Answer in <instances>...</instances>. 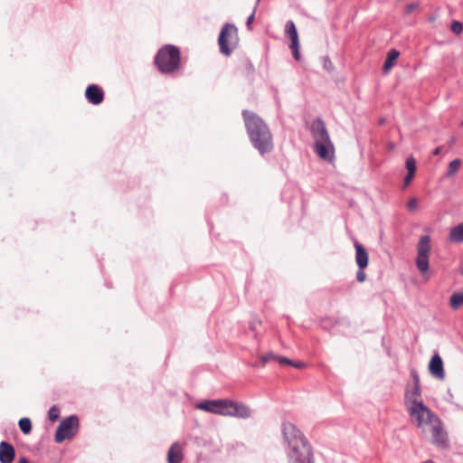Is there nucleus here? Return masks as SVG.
I'll return each instance as SVG.
<instances>
[{
  "label": "nucleus",
  "mask_w": 463,
  "mask_h": 463,
  "mask_svg": "<svg viewBox=\"0 0 463 463\" xmlns=\"http://www.w3.org/2000/svg\"><path fill=\"white\" fill-rule=\"evenodd\" d=\"M431 443L439 449H450V442L448 432L444 429L443 422L436 416L430 422Z\"/></svg>",
  "instance_id": "0eeeda50"
},
{
  "label": "nucleus",
  "mask_w": 463,
  "mask_h": 463,
  "mask_svg": "<svg viewBox=\"0 0 463 463\" xmlns=\"http://www.w3.org/2000/svg\"><path fill=\"white\" fill-rule=\"evenodd\" d=\"M399 56H400V52L397 51L396 49H391L387 52L386 59H385V61L383 66V73L386 74L390 71V70L394 66L395 61L399 58Z\"/></svg>",
  "instance_id": "6ab92c4d"
},
{
  "label": "nucleus",
  "mask_w": 463,
  "mask_h": 463,
  "mask_svg": "<svg viewBox=\"0 0 463 463\" xmlns=\"http://www.w3.org/2000/svg\"><path fill=\"white\" fill-rule=\"evenodd\" d=\"M195 408L213 414L241 419L250 418L251 415L250 410L246 405L228 399L204 400L197 403Z\"/></svg>",
  "instance_id": "7ed1b4c3"
},
{
  "label": "nucleus",
  "mask_w": 463,
  "mask_h": 463,
  "mask_svg": "<svg viewBox=\"0 0 463 463\" xmlns=\"http://www.w3.org/2000/svg\"><path fill=\"white\" fill-rule=\"evenodd\" d=\"M60 417V410L55 405L51 407V409L48 411V418L51 421H55Z\"/></svg>",
  "instance_id": "bb28decb"
},
{
  "label": "nucleus",
  "mask_w": 463,
  "mask_h": 463,
  "mask_svg": "<svg viewBox=\"0 0 463 463\" xmlns=\"http://www.w3.org/2000/svg\"><path fill=\"white\" fill-rule=\"evenodd\" d=\"M460 274L463 276V267L460 269Z\"/></svg>",
  "instance_id": "37998d69"
},
{
  "label": "nucleus",
  "mask_w": 463,
  "mask_h": 463,
  "mask_svg": "<svg viewBox=\"0 0 463 463\" xmlns=\"http://www.w3.org/2000/svg\"><path fill=\"white\" fill-rule=\"evenodd\" d=\"M15 449L7 441L0 442V463H13L15 458Z\"/></svg>",
  "instance_id": "ddd939ff"
},
{
  "label": "nucleus",
  "mask_w": 463,
  "mask_h": 463,
  "mask_svg": "<svg viewBox=\"0 0 463 463\" xmlns=\"http://www.w3.org/2000/svg\"><path fill=\"white\" fill-rule=\"evenodd\" d=\"M460 165H461L460 159L456 158V159L452 160L449 164V167H448L447 174H446L447 176H449V177L454 176L458 173Z\"/></svg>",
  "instance_id": "b1692460"
},
{
  "label": "nucleus",
  "mask_w": 463,
  "mask_h": 463,
  "mask_svg": "<svg viewBox=\"0 0 463 463\" xmlns=\"http://www.w3.org/2000/svg\"><path fill=\"white\" fill-rule=\"evenodd\" d=\"M449 240L453 242L463 241V222L456 225L450 230Z\"/></svg>",
  "instance_id": "aec40b11"
},
{
  "label": "nucleus",
  "mask_w": 463,
  "mask_h": 463,
  "mask_svg": "<svg viewBox=\"0 0 463 463\" xmlns=\"http://www.w3.org/2000/svg\"><path fill=\"white\" fill-rule=\"evenodd\" d=\"M85 97L90 103L99 105L104 99V91L99 86L90 84L86 89Z\"/></svg>",
  "instance_id": "f8f14e48"
},
{
  "label": "nucleus",
  "mask_w": 463,
  "mask_h": 463,
  "mask_svg": "<svg viewBox=\"0 0 463 463\" xmlns=\"http://www.w3.org/2000/svg\"><path fill=\"white\" fill-rule=\"evenodd\" d=\"M355 261L359 269H364L368 266L369 256L365 248L357 241H354Z\"/></svg>",
  "instance_id": "2eb2a0df"
},
{
  "label": "nucleus",
  "mask_w": 463,
  "mask_h": 463,
  "mask_svg": "<svg viewBox=\"0 0 463 463\" xmlns=\"http://www.w3.org/2000/svg\"><path fill=\"white\" fill-rule=\"evenodd\" d=\"M241 117L251 146L260 156H265L274 150L273 134L269 125L257 113L243 109Z\"/></svg>",
  "instance_id": "f03ea898"
},
{
  "label": "nucleus",
  "mask_w": 463,
  "mask_h": 463,
  "mask_svg": "<svg viewBox=\"0 0 463 463\" xmlns=\"http://www.w3.org/2000/svg\"><path fill=\"white\" fill-rule=\"evenodd\" d=\"M154 63L162 74H175L181 67V52L178 47L165 44L156 52Z\"/></svg>",
  "instance_id": "39448f33"
},
{
  "label": "nucleus",
  "mask_w": 463,
  "mask_h": 463,
  "mask_svg": "<svg viewBox=\"0 0 463 463\" xmlns=\"http://www.w3.org/2000/svg\"><path fill=\"white\" fill-rule=\"evenodd\" d=\"M411 376L413 380V386H420V377H419V374L417 373V371L415 369H412L411 371Z\"/></svg>",
  "instance_id": "c756f323"
},
{
  "label": "nucleus",
  "mask_w": 463,
  "mask_h": 463,
  "mask_svg": "<svg viewBox=\"0 0 463 463\" xmlns=\"http://www.w3.org/2000/svg\"><path fill=\"white\" fill-rule=\"evenodd\" d=\"M407 411L411 419V421L415 423L418 428H422L437 416L431 410L427 407L423 402L413 401L412 405L406 406Z\"/></svg>",
  "instance_id": "423d86ee"
},
{
  "label": "nucleus",
  "mask_w": 463,
  "mask_h": 463,
  "mask_svg": "<svg viewBox=\"0 0 463 463\" xmlns=\"http://www.w3.org/2000/svg\"><path fill=\"white\" fill-rule=\"evenodd\" d=\"M285 29H296L295 24L292 21H288L285 25Z\"/></svg>",
  "instance_id": "f704fd0d"
},
{
  "label": "nucleus",
  "mask_w": 463,
  "mask_h": 463,
  "mask_svg": "<svg viewBox=\"0 0 463 463\" xmlns=\"http://www.w3.org/2000/svg\"><path fill=\"white\" fill-rule=\"evenodd\" d=\"M256 323H257V324H259V325H260V324H261V322H260V320H258V321H256V322H251V323H250V328L251 330H253V331H254V330H256V327H255V324H256Z\"/></svg>",
  "instance_id": "4c0bfd02"
},
{
  "label": "nucleus",
  "mask_w": 463,
  "mask_h": 463,
  "mask_svg": "<svg viewBox=\"0 0 463 463\" xmlns=\"http://www.w3.org/2000/svg\"><path fill=\"white\" fill-rule=\"evenodd\" d=\"M281 431L289 463H314L313 448L295 424L288 421L283 422Z\"/></svg>",
  "instance_id": "f257e3e1"
},
{
  "label": "nucleus",
  "mask_w": 463,
  "mask_h": 463,
  "mask_svg": "<svg viewBox=\"0 0 463 463\" xmlns=\"http://www.w3.org/2000/svg\"><path fill=\"white\" fill-rule=\"evenodd\" d=\"M254 20V13H252L247 19L246 24L247 26H250Z\"/></svg>",
  "instance_id": "c9c22d12"
},
{
  "label": "nucleus",
  "mask_w": 463,
  "mask_h": 463,
  "mask_svg": "<svg viewBox=\"0 0 463 463\" xmlns=\"http://www.w3.org/2000/svg\"><path fill=\"white\" fill-rule=\"evenodd\" d=\"M184 459V453L182 447L178 442H175L171 445L167 452V462L168 463H181Z\"/></svg>",
  "instance_id": "dca6fc26"
},
{
  "label": "nucleus",
  "mask_w": 463,
  "mask_h": 463,
  "mask_svg": "<svg viewBox=\"0 0 463 463\" xmlns=\"http://www.w3.org/2000/svg\"><path fill=\"white\" fill-rule=\"evenodd\" d=\"M323 67L327 71H332L334 70V65H333L331 60L329 59V57L324 58Z\"/></svg>",
  "instance_id": "c85d7f7f"
},
{
  "label": "nucleus",
  "mask_w": 463,
  "mask_h": 463,
  "mask_svg": "<svg viewBox=\"0 0 463 463\" xmlns=\"http://www.w3.org/2000/svg\"><path fill=\"white\" fill-rule=\"evenodd\" d=\"M222 29L227 30V29H236L235 26L232 24H226L223 25Z\"/></svg>",
  "instance_id": "e433bc0d"
},
{
  "label": "nucleus",
  "mask_w": 463,
  "mask_h": 463,
  "mask_svg": "<svg viewBox=\"0 0 463 463\" xmlns=\"http://www.w3.org/2000/svg\"><path fill=\"white\" fill-rule=\"evenodd\" d=\"M278 362L281 364V365H284V364H287V365H292L293 364V360H290L287 357H283V356H279L278 357Z\"/></svg>",
  "instance_id": "2f4dec72"
},
{
  "label": "nucleus",
  "mask_w": 463,
  "mask_h": 463,
  "mask_svg": "<svg viewBox=\"0 0 463 463\" xmlns=\"http://www.w3.org/2000/svg\"><path fill=\"white\" fill-rule=\"evenodd\" d=\"M462 125H463V122H462Z\"/></svg>",
  "instance_id": "a18cd8bd"
},
{
  "label": "nucleus",
  "mask_w": 463,
  "mask_h": 463,
  "mask_svg": "<svg viewBox=\"0 0 463 463\" xmlns=\"http://www.w3.org/2000/svg\"><path fill=\"white\" fill-rule=\"evenodd\" d=\"M429 370L432 376L439 380H444L445 378V371L443 366V361L439 354H435L429 364Z\"/></svg>",
  "instance_id": "9b49d317"
},
{
  "label": "nucleus",
  "mask_w": 463,
  "mask_h": 463,
  "mask_svg": "<svg viewBox=\"0 0 463 463\" xmlns=\"http://www.w3.org/2000/svg\"><path fill=\"white\" fill-rule=\"evenodd\" d=\"M291 366H293L295 368L300 369V368H303L305 366V364L303 362H295L294 361L293 364Z\"/></svg>",
  "instance_id": "72a5a7b5"
},
{
  "label": "nucleus",
  "mask_w": 463,
  "mask_h": 463,
  "mask_svg": "<svg viewBox=\"0 0 463 463\" xmlns=\"http://www.w3.org/2000/svg\"><path fill=\"white\" fill-rule=\"evenodd\" d=\"M278 357H279V355H276L271 352L262 354L260 357V365L263 367L270 361H278Z\"/></svg>",
  "instance_id": "a878e982"
},
{
  "label": "nucleus",
  "mask_w": 463,
  "mask_h": 463,
  "mask_svg": "<svg viewBox=\"0 0 463 463\" xmlns=\"http://www.w3.org/2000/svg\"><path fill=\"white\" fill-rule=\"evenodd\" d=\"M241 65L242 67L243 72L247 76H251L254 73L255 68L249 58L244 57L243 59H241Z\"/></svg>",
  "instance_id": "5701e85b"
},
{
  "label": "nucleus",
  "mask_w": 463,
  "mask_h": 463,
  "mask_svg": "<svg viewBox=\"0 0 463 463\" xmlns=\"http://www.w3.org/2000/svg\"><path fill=\"white\" fill-rule=\"evenodd\" d=\"M252 366L257 367V366H259V364H253Z\"/></svg>",
  "instance_id": "c03bdc74"
},
{
  "label": "nucleus",
  "mask_w": 463,
  "mask_h": 463,
  "mask_svg": "<svg viewBox=\"0 0 463 463\" xmlns=\"http://www.w3.org/2000/svg\"><path fill=\"white\" fill-rule=\"evenodd\" d=\"M405 165H406L408 173L403 179V187L404 188L411 184V183L415 175L416 160L412 156H410L406 159Z\"/></svg>",
  "instance_id": "a211bd4d"
},
{
  "label": "nucleus",
  "mask_w": 463,
  "mask_h": 463,
  "mask_svg": "<svg viewBox=\"0 0 463 463\" xmlns=\"http://www.w3.org/2000/svg\"><path fill=\"white\" fill-rule=\"evenodd\" d=\"M420 397H421L420 386H412L411 388H407L405 391V393H404L405 406L412 405L413 401L422 402Z\"/></svg>",
  "instance_id": "f3484780"
},
{
  "label": "nucleus",
  "mask_w": 463,
  "mask_h": 463,
  "mask_svg": "<svg viewBox=\"0 0 463 463\" xmlns=\"http://www.w3.org/2000/svg\"><path fill=\"white\" fill-rule=\"evenodd\" d=\"M407 208L409 211H415L418 208V201L415 197L411 198L407 203Z\"/></svg>",
  "instance_id": "cd10ccee"
},
{
  "label": "nucleus",
  "mask_w": 463,
  "mask_h": 463,
  "mask_svg": "<svg viewBox=\"0 0 463 463\" xmlns=\"http://www.w3.org/2000/svg\"><path fill=\"white\" fill-rule=\"evenodd\" d=\"M420 1H419V0L409 3L403 8V14L405 15H410L413 13L420 12Z\"/></svg>",
  "instance_id": "4be33fe9"
},
{
  "label": "nucleus",
  "mask_w": 463,
  "mask_h": 463,
  "mask_svg": "<svg viewBox=\"0 0 463 463\" xmlns=\"http://www.w3.org/2000/svg\"><path fill=\"white\" fill-rule=\"evenodd\" d=\"M457 36H459L460 33H462V31H459V30H457V31H453Z\"/></svg>",
  "instance_id": "ea45409f"
},
{
  "label": "nucleus",
  "mask_w": 463,
  "mask_h": 463,
  "mask_svg": "<svg viewBox=\"0 0 463 463\" xmlns=\"http://www.w3.org/2000/svg\"><path fill=\"white\" fill-rule=\"evenodd\" d=\"M450 29H463V24L459 21H453L451 23Z\"/></svg>",
  "instance_id": "473e14b6"
},
{
  "label": "nucleus",
  "mask_w": 463,
  "mask_h": 463,
  "mask_svg": "<svg viewBox=\"0 0 463 463\" xmlns=\"http://www.w3.org/2000/svg\"><path fill=\"white\" fill-rule=\"evenodd\" d=\"M310 132L315 140L316 153L320 158L332 161L335 156V148L326 124L321 118H317L312 121Z\"/></svg>",
  "instance_id": "20e7f679"
},
{
  "label": "nucleus",
  "mask_w": 463,
  "mask_h": 463,
  "mask_svg": "<svg viewBox=\"0 0 463 463\" xmlns=\"http://www.w3.org/2000/svg\"><path fill=\"white\" fill-rule=\"evenodd\" d=\"M21 431L27 435L32 431V421L29 418H22L18 422Z\"/></svg>",
  "instance_id": "393cba45"
},
{
  "label": "nucleus",
  "mask_w": 463,
  "mask_h": 463,
  "mask_svg": "<svg viewBox=\"0 0 463 463\" xmlns=\"http://www.w3.org/2000/svg\"><path fill=\"white\" fill-rule=\"evenodd\" d=\"M286 37L289 41L288 47L291 50L292 55L294 59L298 61L301 60V55L299 52L300 44L299 38L298 34V31H285Z\"/></svg>",
  "instance_id": "4468645a"
},
{
  "label": "nucleus",
  "mask_w": 463,
  "mask_h": 463,
  "mask_svg": "<svg viewBox=\"0 0 463 463\" xmlns=\"http://www.w3.org/2000/svg\"><path fill=\"white\" fill-rule=\"evenodd\" d=\"M440 151H441V147H437V148H435L433 155L438 156L440 153Z\"/></svg>",
  "instance_id": "58836bf2"
},
{
  "label": "nucleus",
  "mask_w": 463,
  "mask_h": 463,
  "mask_svg": "<svg viewBox=\"0 0 463 463\" xmlns=\"http://www.w3.org/2000/svg\"><path fill=\"white\" fill-rule=\"evenodd\" d=\"M379 123H380L381 125H383V124L384 123V119H383V118H381V119H380V121H379Z\"/></svg>",
  "instance_id": "79ce46f5"
},
{
  "label": "nucleus",
  "mask_w": 463,
  "mask_h": 463,
  "mask_svg": "<svg viewBox=\"0 0 463 463\" xmlns=\"http://www.w3.org/2000/svg\"><path fill=\"white\" fill-rule=\"evenodd\" d=\"M430 241L431 238L430 235H422L417 244L416 266L421 273L426 272L430 267L429 256L431 250Z\"/></svg>",
  "instance_id": "6e6552de"
},
{
  "label": "nucleus",
  "mask_w": 463,
  "mask_h": 463,
  "mask_svg": "<svg viewBox=\"0 0 463 463\" xmlns=\"http://www.w3.org/2000/svg\"><path fill=\"white\" fill-rule=\"evenodd\" d=\"M79 427V419L75 415L69 416L61 420L55 432V441L62 442L71 439L77 433Z\"/></svg>",
  "instance_id": "1a4fd4ad"
},
{
  "label": "nucleus",
  "mask_w": 463,
  "mask_h": 463,
  "mask_svg": "<svg viewBox=\"0 0 463 463\" xmlns=\"http://www.w3.org/2000/svg\"><path fill=\"white\" fill-rule=\"evenodd\" d=\"M449 305L452 309H458L463 305V291L454 292L449 298Z\"/></svg>",
  "instance_id": "412c9836"
},
{
  "label": "nucleus",
  "mask_w": 463,
  "mask_h": 463,
  "mask_svg": "<svg viewBox=\"0 0 463 463\" xmlns=\"http://www.w3.org/2000/svg\"><path fill=\"white\" fill-rule=\"evenodd\" d=\"M239 42L238 31H220L218 44L222 54L230 56L238 47Z\"/></svg>",
  "instance_id": "9d476101"
},
{
  "label": "nucleus",
  "mask_w": 463,
  "mask_h": 463,
  "mask_svg": "<svg viewBox=\"0 0 463 463\" xmlns=\"http://www.w3.org/2000/svg\"><path fill=\"white\" fill-rule=\"evenodd\" d=\"M366 279V274L365 272L364 271V269H361L358 268V270L356 272V280L358 282H364Z\"/></svg>",
  "instance_id": "7c9ffc66"
},
{
  "label": "nucleus",
  "mask_w": 463,
  "mask_h": 463,
  "mask_svg": "<svg viewBox=\"0 0 463 463\" xmlns=\"http://www.w3.org/2000/svg\"><path fill=\"white\" fill-rule=\"evenodd\" d=\"M329 321H330V318H326V319L322 320V323L325 324V323L329 322Z\"/></svg>",
  "instance_id": "a19ab883"
}]
</instances>
